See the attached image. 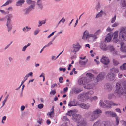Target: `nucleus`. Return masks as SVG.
<instances>
[{
	"label": "nucleus",
	"mask_w": 126,
	"mask_h": 126,
	"mask_svg": "<svg viewBox=\"0 0 126 126\" xmlns=\"http://www.w3.org/2000/svg\"><path fill=\"white\" fill-rule=\"evenodd\" d=\"M102 110L99 109H96L93 110V112L88 111L85 113L87 117H89L90 121H93L98 118L102 113Z\"/></svg>",
	"instance_id": "1"
},
{
	"label": "nucleus",
	"mask_w": 126,
	"mask_h": 126,
	"mask_svg": "<svg viewBox=\"0 0 126 126\" xmlns=\"http://www.w3.org/2000/svg\"><path fill=\"white\" fill-rule=\"evenodd\" d=\"M123 88L122 87L120 84L117 83L116 86V89L114 91L115 93L117 94V95L119 97L125 93L126 90V81H124L123 83Z\"/></svg>",
	"instance_id": "2"
},
{
	"label": "nucleus",
	"mask_w": 126,
	"mask_h": 126,
	"mask_svg": "<svg viewBox=\"0 0 126 126\" xmlns=\"http://www.w3.org/2000/svg\"><path fill=\"white\" fill-rule=\"evenodd\" d=\"M118 36V31H115L113 33L110 32L107 35L105 39V41L108 42H110L111 39L112 37H113L112 41L115 43H117L119 40L120 39Z\"/></svg>",
	"instance_id": "3"
},
{
	"label": "nucleus",
	"mask_w": 126,
	"mask_h": 126,
	"mask_svg": "<svg viewBox=\"0 0 126 126\" xmlns=\"http://www.w3.org/2000/svg\"><path fill=\"white\" fill-rule=\"evenodd\" d=\"M94 93V91L92 90L89 91L85 93L80 94L77 97L78 99L82 102L86 101L88 99L90 100L91 95L93 94Z\"/></svg>",
	"instance_id": "4"
},
{
	"label": "nucleus",
	"mask_w": 126,
	"mask_h": 126,
	"mask_svg": "<svg viewBox=\"0 0 126 126\" xmlns=\"http://www.w3.org/2000/svg\"><path fill=\"white\" fill-rule=\"evenodd\" d=\"M119 37L120 39L123 41H126V27H121L119 30Z\"/></svg>",
	"instance_id": "5"
},
{
	"label": "nucleus",
	"mask_w": 126,
	"mask_h": 126,
	"mask_svg": "<svg viewBox=\"0 0 126 126\" xmlns=\"http://www.w3.org/2000/svg\"><path fill=\"white\" fill-rule=\"evenodd\" d=\"M111 123L109 121L101 122V120H98L93 124V126H111Z\"/></svg>",
	"instance_id": "6"
},
{
	"label": "nucleus",
	"mask_w": 126,
	"mask_h": 126,
	"mask_svg": "<svg viewBox=\"0 0 126 126\" xmlns=\"http://www.w3.org/2000/svg\"><path fill=\"white\" fill-rule=\"evenodd\" d=\"M91 83L87 84L84 86V87L87 89H94V88L95 86L98 83V80L95 79V80L93 79V80L91 79Z\"/></svg>",
	"instance_id": "7"
},
{
	"label": "nucleus",
	"mask_w": 126,
	"mask_h": 126,
	"mask_svg": "<svg viewBox=\"0 0 126 126\" xmlns=\"http://www.w3.org/2000/svg\"><path fill=\"white\" fill-rule=\"evenodd\" d=\"M93 30H91L90 32L89 33V32L87 31L86 30L85 31L83 34L82 37V39L83 40H87L88 39L90 38H92V33L93 32Z\"/></svg>",
	"instance_id": "8"
},
{
	"label": "nucleus",
	"mask_w": 126,
	"mask_h": 126,
	"mask_svg": "<svg viewBox=\"0 0 126 126\" xmlns=\"http://www.w3.org/2000/svg\"><path fill=\"white\" fill-rule=\"evenodd\" d=\"M90 79H88L86 77H82L79 79L78 81V83L79 85H85L91 81Z\"/></svg>",
	"instance_id": "9"
},
{
	"label": "nucleus",
	"mask_w": 126,
	"mask_h": 126,
	"mask_svg": "<svg viewBox=\"0 0 126 126\" xmlns=\"http://www.w3.org/2000/svg\"><path fill=\"white\" fill-rule=\"evenodd\" d=\"M81 47L80 45L78 43L74 44L72 45V47L71 48V50L72 52L74 53L75 54L76 52L79 51Z\"/></svg>",
	"instance_id": "10"
},
{
	"label": "nucleus",
	"mask_w": 126,
	"mask_h": 126,
	"mask_svg": "<svg viewBox=\"0 0 126 126\" xmlns=\"http://www.w3.org/2000/svg\"><path fill=\"white\" fill-rule=\"evenodd\" d=\"M83 91V89L81 88L74 87L72 88L70 91V93L73 94H77Z\"/></svg>",
	"instance_id": "11"
},
{
	"label": "nucleus",
	"mask_w": 126,
	"mask_h": 126,
	"mask_svg": "<svg viewBox=\"0 0 126 126\" xmlns=\"http://www.w3.org/2000/svg\"><path fill=\"white\" fill-rule=\"evenodd\" d=\"M100 62L104 65H107L110 62V61L109 58L105 56H103L100 59Z\"/></svg>",
	"instance_id": "12"
},
{
	"label": "nucleus",
	"mask_w": 126,
	"mask_h": 126,
	"mask_svg": "<svg viewBox=\"0 0 126 126\" xmlns=\"http://www.w3.org/2000/svg\"><path fill=\"white\" fill-rule=\"evenodd\" d=\"M102 31L101 29H98L94 33L92 32V39L93 40H94L98 38L97 36L101 33Z\"/></svg>",
	"instance_id": "13"
},
{
	"label": "nucleus",
	"mask_w": 126,
	"mask_h": 126,
	"mask_svg": "<svg viewBox=\"0 0 126 126\" xmlns=\"http://www.w3.org/2000/svg\"><path fill=\"white\" fill-rule=\"evenodd\" d=\"M107 77L108 79L112 82H113L116 80V78L115 75L112 73L111 72L109 73Z\"/></svg>",
	"instance_id": "14"
},
{
	"label": "nucleus",
	"mask_w": 126,
	"mask_h": 126,
	"mask_svg": "<svg viewBox=\"0 0 126 126\" xmlns=\"http://www.w3.org/2000/svg\"><path fill=\"white\" fill-rule=\"evenodd\" d=\"M78 105L80 108L88 110L90 107V105L88 103L85 104L84 103H81L78 104Z\"/></svg>",
	"instance_id": "15"
},
{
	"label": "nucleus",
	"mask_w": 126,
	"mask_h": 126,
	"mask_svg": "<svg viewBox=\"0 0 126 126\" xmlns=\"http://www.w3.org/2000/svg\"><path fill=\"white\" fill-rule=\"evenodd\" d=\"M105 75V74L104 73H101L98 75L96 78H93V79L94 80L96 79L98 80V82L100 80H102L103 79Z\"/></svg>",
	"instance_id": "16"
},
{
	"label": "nucleus",
	"mask_w": 126,
	"mask_h": 126,
	"mask_svg": "<svg viewBox=\"0 0 126 126\" xmlns=\"http://www.w3.org/2000/svg\"><path fill=\"white\" fill-rule=\"evenodd\" d=\"M6 26L8 29V31L9 32L12 29V23L11 21H7L6 23Z\"/></svg>",
	"instance_id": "17"
},
{
	"label": "nucleus",
	"mask_w": 126,
	"mask_h": 126,
	"mask_svg": "<svg viewBox=\"0 0 126 126\" xmlns=\"http://www.w3.org/2000/svg\"><path fill=\"white\" fill-rule=\"evenodd\" d=\"M81 118V116L79 114H76L72 116V119L75 122L78 121Z\"/></svg>",
	"instance_id": "18"
},
{
	"label": "nucleus",
	"mask_w": 126,
	"mask_h": 126,
	"mask_svg": "<svg viewBox=\"0 0 126 126\" xmlns=\"http://www.w3.org/2000/svg\"><path fill=\"white\" fill-rule=\"evenodd\" d=\"M108 49L111 52H113V53L115 55H116L117 54L118 52L114 50V48L113 47L112 45H109L108 47Z\"/></svg>",
	"instance_id": "19"
},
{
	"label": "nucleus",
	"mask_w": 126,
	"mask_h": 126,
	"mask_svg": "<svg viewBox=\"0 0 126 126\" xmlns=\"http://www.w3.org/2000/svg\"><path fill=\"white\" fill-rule=\"evenodd\" d=\"M120 45L121 50L123 52L126 53V45L123 42H122Z\"/></svg>",
	"instance_id": "20"
},
{
	"label": "nucleus",
	"mask_w": 126,
	"mask_h": 126,
	"mask_svg": "<svg viewBox=\"0 0 126 126\" xmlns=\"http://www.w3.org/2000/svg\"><path fill=\"white\" fill-rule=\"evenodd\" d=\"M54 106H53L52 108L51 111L47 113V115H49L50 117L53 118L54 115Z\"/></svg>",
	"instance_id": "21"
},
{
	"label": "nucleus",
	"mask_w": 126,
	"mask_h": 126,
	"mask_svg": "<svg viewBox=\"0 0 126 126\" xmlns=\"http://www.w3.org/2000/svg\"><path fill=\"white\" fill-rule=\"evenodd\" d=\"M36 5L38 8L41 10L42 9L43 5L42 0H37L36 2Z\"/></svg>",
	"instance_id": "22"
},
{
	"label": "nucleus",
	"mask_w": 126,
	"mask_h": 126,
	"mask_svg": "<svg viewBox=\"0 0 126 126\" xmlns=\"http://www.w3.org/2000/svg\"><path fill=\"white\" fill-rule=\"evenodd\" d=\"M104 102L105 103L108 105H106L107 108L110 109L111 108L112 102V101H110L107 100H105L104 101Z\"/></svg>",
	"instance_id": "23"
},
{
	"label": "nucleus",
	"mask_w": 126,
	"mask_h": 126,
	"mask_svg": "<svg viewBox=\"0 0 126 126\" xmlns=\"http://www.w3.org/2000/svg\"><path fill=\"white\" fill-rule=\"evenodd\" d=\"M24 0H18L16 3V5L17 6H22L25 2Z\"/></svg>",
	"instance_id": "24"
},
{
	"label": "nucleus",
	"mask_w": 126,
	"mask_h": 126,
	"mask_svg": "<svg viewBox=\"0 0 126 126\" xmlns=\"http://www.w3.org/2000/svg\"><path fill=\"white\" fill-rule=\"evenodd\" d=\"M77 112V110H70L68 111L66 114L67 115L71 116H73L75 114V112Z\"/></svg>",
	"instance_id": "25"
},
{
	"label": "nucleus",
	"mask_w": 126,
	"mask_h": 126,
	"mask_svg": "<svg viewBox=\"0 0 126 126\" xmlns=\"http://www.w3.org/2000/svg\"><path fill=\"white\" fill-rule=\"evenodd\" d=\"M100 47L101 49L103 51H106L108 49V47L104 43H101L100 46Z\"/></svg>",
	"instance_id": "26"
},
{
	"label": "nucleus",
	"mask_w": 126,
	"mask_h": 126,
	"mask_svg": "<svg viewBox=\"0 0 126 126\" xmlns=\"http://www.w3.org/2000/svg\"><path fill=\"white\" fill-rule=\"evenodd\" d=\"M68 105L71 107L72 106H76L78 105V104L76 102L73 100L70 101Z\"/></svg>",
	"instance_id": "27"
},
{
	"label": "nucleus",
	"mask_w": 126,
	"mask_h": 126,
	"mask_svg": "<svg viewBox=\"0 0 126 126\" xmlns=\"http://www.w3.org/2000/svg\"><path fill=\"white\" fill-rule=\"evenodd\" d=\"M86 122L83 120H82L78 122L77 126H86Z\"/></svg>",
	"instance_id": "28"
},
{
	"label": "nucleus",
	"mask_w": 126,
	"mask_h": 126,
	"mask_svg": "<svg viewBox=\"0 0 126 126\" xmlns=\"http://www.w3.org/2000/svg\"><path fill=\"white\" fill-rule=\"evenodd\" d=\"M99 105L102 108H107L106 105L104 102L102 100H100L99 102Z\"/></svg>",
	"instance_id": "29"
},
{
	"label": "nucleus",
	"mask_w": 126,
	"mask_h": 126,
	"mask_svg": "<svg viewBox=\"0 0 126 126\" xmlns=\"http://www.w3.org/2000/svg\"><path fill=\"white\" fill-rule=\"evenodd\" d=\"M26 2L27 4L29 5H33L35 4V1L32 0H27Z\"/></svg>",
	"instance_id": "30"
},
{
	"label": "nucleus",
	"mask_w": 126,
	"mask_h": 126,
	"mask_svg": "<svg viewBox=\"0 0 126 126\" xmlns=\"http://www.w3.org/2000/svg\"><path fill=\"white\" fill-rule=\"evenodd\" d=\"M13 0H8L4 4L2 5L1 7L5 6L8 5L9 4L11 3Z\"/></svg>",
	"instance_id": "31"
},
{
	"label": "nucleus",
	"mask_w": 126,
	"mask_h": 126,
	"mask_svg": "<svg viewBox=\"0 0 126 126\" xmlns=\"http://www.w3.org/2000/svg\"><path fill=\"white\" fill-rule=\"evenodd\" d=\"M110 71L112 73H117L119 72V70L118 68L114 67L110 69Z\"/></svg>",
	"instance_id": "32"
},
{
	"label": "nucleus",
	"mask_w": 126,
	"mask_h": 126,
	"mask_svg": "<svg viewBox=\"0 0 126 126\" xmlns=\"http://www.w3.org/2000/svg\"><path fill=\"white\" fill-rule=\"evenodd\" d=\"M86 76L90 78H91V79H91L93 80V78H94V75L90 73H87L86 74Z\"/></svg>",
	"instance_id": "33"
},
{
	"label": "nucleus",
	"mask_w": 126,
	"mask_h": 126,
	"mask_svg": "<svg viewBox=\"0 0 126 126\" xmlns=\"http://www.w3.org/2000/svg\"><path fill=\"white\" fill-rule=\"evenodd\" d=\"M32 74L33 73L32 72H30L26 74L24 78L25 79H26L27 80L28 78L30 76L32 77Z\"/></svg>",
	"instance_id": "34"
},
{
	"label": "nucleus",
	"mask_w": 126,
	"mask_h": 126,
	"mask_svg": "<svg viewBox=\"0 0 126 126\" xmlns=\"http://www.w3.org/2000/svg\"><path fill=\"white\" fill-rule=\"evenodd\" d=\"M46 21L45 20L42 21L39 20L38 21L39 24L38 25V27H39L41 26L42 24H44L45 23Z\"/></svg>",
	"instance_id": "35"
},
{
	"label": "nucleus",
	"mask_w": 126,
	"mask_h": 126,
	"mask_svg": "<svg viewBox=\"0 0 126 126\" xmlns=\"http://www.w3.org/2000/svg\"><path fill=\"white\" fill-rule=\"evenodd\" d=\"M121 6L123 8H125L126 6V1L125 0H122L121 1Z\"/></svg>",
	"instance_id": "36"
},
{
	"label": "nucleus",
	"mask_w": 126,
	"mask_h": 126,
	"mask_svg": "<svg viewBox=\"0 0 126 126\" xmlns=\"http://www.w3.org/2000/svg\"><path fill=\"white\" fill-rule=\"evenodd\" d=\"M98 99V97L96 96H94L93 97L91 96L90 100L91 101H96Z\"/></svg>",
	"instance_id": "37"
},
{
	"label": "nucleus",
	"mask_w": 126,
	"mask_h": 126,
	"mask_svg": "<svg viewBox=\"0 0 126 126\" xmlns=\"http://www.w3.org/2000/svg\"><path fill=\"white\" fill-rule=\"evenodd\" d=\"M103 12L102 11V10H101L100 12L96 14L95 17V18H97L103 15Z\"/></svg>",
	"instance_id": "38"
},
{
	"label": "nucleus",
	"mask_w": 126,
	"mask_h": 126,
	"mask_svg": "<svg viewBox=\"0 0 126 126\" xmlns=\"http://www.w3.org/2000/svg\"><path fill=\"white\" fill-rule=\"evenodd\" d=\"M120 69L123 70L125 69H126V63H124L122 66L120 67Z\"/></svg>",
	"instance_id": "39"
},
{
	"label": "nucleus",
	"mask_w": 126,
	"mask_h": 126,
	"mask_svg": "<svg viewBox=\"0 0 126 126\" xmlns=\"http://www.w3.org/2000/svg\"><path fill=\"white\" fill-rule=\"evenodd\" d=\"M112 86L110 84H108L107 85L105 88L106 90H107L109 91L111 90L112 89Z\"/></svg>",
	"instance_id": "40"
},
{
	"label": "nucleus",
	"mask_w": 126,
	"mask_h": 126,
	"mask_svg": "<svg viewBox=\"0 0 126 126\" xmlns=\"http://www.w3.org/2000/svg\"><path fill=\"white\" fill-rule=\"evenodd\" d=\"M7 16L8 17L7 21H11V19L13 17L12 15L11 14H8L7 15Z\"/></svg>",
	"instance_id": "41"
},
{
	"label": "nucleus",
	"mask_w": 126,
	"mask_h": 126,
	"mask_svg": "<svg viewBox=\"0 0 126 126\" xmlns=\"http://www.w3.org/2000/svg\"><path fill=\"white\" fill-rule=\"evenodd\" d=\"M23 11L26 14L28 13L29 12L31 11L28 7L26 8L23 10Z\"/></svg>",
	"instance_id": "42"
},
{
	"label": "nucleus",
	"mask_w": 126,
	"mask_h": 126,
	"mask_svg": "<svg viewBox=\"0 0 126 126\" xmlns=\"http://www.w3.org/2000/svg\"><path fill=\"white\" fill-rule=\"evenodd\" d=\"M87 61V60H85L84 61L82 60H80L79 61V63L80 65H84L85 64Z\"/></svg>",
	"instance_id": "43"
},
{
	"label": "nucleus",
	"mask_w": 126,
	"mask_h": 126,
	"mask_svg": "<svg viewBox=\"0 0 126 126\" xmlns=\"http://www.w3.org/2000/svg\"><path fill=\"white\" fill-rule=\"evenodd\" d=\"M9 95H7L5 97L3 101L2 102V107L4 106L6 101H7V98L8 97Z\"/></svg>",
	"instance_id": "44"
},
{
	"label": "nucleus",
	"mask_w": 126,
	"mask_h": 126,
	"mask_svg": "<svg viewBox=\"0 0 126 126\" xmlns=\"http://www.w3.org/2000/svg\"><path fill=\"white\" fill-rule=\"evenodd\" d=\"M35 6V4L33 5H30L29 6L28 8L31 11L32 10H33L34 9Z\"/></svg>",
	"instance_id": "45"
},
{
	"label": "nucleus",
	"mask_w": 126,
	"mask_h": 126,
	"mask_svg": "<svg viewBox=\"0 0 126 126\" xmlns=\"http://www.w3.org/2000/svg\"><path fill=\"white\" fill-rule=\"evenodd\" d=\"M40 31V30L39 28H37L34 32L33 34L34 35H36L39 33Z\"/></svg>",
	"instance_id": "46"
},
{
	"label": "nucleus",
	"mask_w": 126,
	"mask_h": 126,
	"mask_svg": "<svg viewBox=\"0 0 126 126\" xmlns=\"http://www.w3.org/2000/svg\"><path fill=\"white\" fill-rule=\"evenodd\" d=\"M6 10L8 12H12L13 10V7L11 6H10L7 8Z\"/></svg>",
	"instance_id": "47"
},
{
	"label": "nucleus",
	"mask_w": 126,
	"mask_h": 126,
	"mask_svg": "<svg viewBox=\"0 0 126 126\" xmlns=\"http://www.w3.org/2000/svg\"><path fill=\"white\" fill-rule=\"evenodd\" d=\"M113 64L115 65H116L119 64L118 62L116 60L113 59Z\"/></svg>",
	"instance_id": "48"
},
{
	"label": "nucleus",
	"mask_w": 126,
	"mask_h": 126,
	"mask_svg": "<svg viewBox=\"0 0 126 126\" xmlns=\"http://www.w3.org/2000/svg\"><path fill=\"white\" fill-rule=\"evenodd\" d=\"M111 112V111H106L105 112V114L106 116H110Z\"/></svg>",
	"instance_id": "49"
},
{
	"label": "nucleus",
	"mask_w": 126,
	"mask_h": 126,
	"mask_svg": "<svg viewBox=\"0 0 126 126\" xmlns=\"http://www.w3.org/2000/svg\"><path fill=\"white\" fill-rule=\"evenodd\" d=\"M117 114L115 112L113 111H111L110 116L116 117H117Z\"/></svg>",
	"instance_id": "50"
},
{
	"label": "nucleus",
	"mask_w": 126,
	"mask_h": 126,
	"mask_svg": "<svg viewBox=\"0 0 126 126\" xmlns=\"http://www.w3.org/2000/svg\"><path fill=\"white\" fill-rule=\"evenodd\" d=\"M116 119V125H118L119 123V118L116 117L115 118Z\"/></svg>",
	"instance_id": "51"
},
{
	"label": "nucleus",
	"mask_w": 126,
	"mask_h": 126,
	"mask_svg": "<svg viewBox=\"0 0 126 126\" xmlns=\"http://www.w3.org/2000/svg\"><path fill=\"white\" fill-rule=\"evenodd\" d=\"M116 15H115L112 18L111 20V23H113L115 22L116 20Z\"/></svg>",
	"instance_id": "52"
},
{
	"label": "nucleus",
	"mask_w": 126,
	"mask_h": 126,
	"mask_svg": "<svg viewBox=\"0 0 126 126\" xmlns=\"http://www.w3.org/2000/svg\"><path fill=\"white\" fill-rule=\"evenodd\" d=\"M56 92L55 90H51V91L50 93V94H52L53 95H54V94H56Z\"/></svg>",
	"instance_id": "53"
},
{
	"label": "nucleus",
	"mask_w": 126,
	"mask_h": 126,
	"mask_svg": "<svg viewBox=\"0 0 126 126\" xmlns=\"http://www.w3.org/2000/svg\"><path fill=\"white\" fill-rule=\"evenodd\" d=\"M114 96V94H109L108 95V98L109 99H111L112 98L113 96Z\"/></svg>",
	"instance_id": "54"
},
{
	"label": "nucleus",
	"mask_w": 126,
	"mask_h": 126,
	"mask_svg": "<svg viewBox=\"0 0 126 126\" xmlns=\"http://www.w3.org/2000/svg\"><path fill=\"white\" fill-rule=\"evenodd\" d=\"M113 30V29H111L110 27H108L106 29V31L107 32H110L112 31Z\"/></svg>",
	"instance_id": "55"
},
{
	"label": "nucleus",
	"mask_w": 126,
	"mask_h": 126,
	"mask_svg": "<svg viewBox=\"0 0 126 126\" xmlns=\"http://www.w3.org/2000/svg\"><path fill=\"white\" fill-rule=\"evenodd\" d=\"M119 24L118 22H115L112 25V27H115L117 26Z\"/></svg>",
	"instance_id": "56"
},
{
	"label": "nucleus",
	"mask_w": 126,
	"mask_h": 126,
	"mask_svg": "<svg viewBox=\"0 0 126 126\" xmlns=\"http://www.w3.org/2000/svg\"><path fill=\"white\" fill-rule=\"evenodd\" d=\"M43 105L42 104H40L38 105V108L40 109L42 108L43 107Z\"/></svg>",
	"instance_id": "57"
},
{
	"label": "nucleus",
	"mask_w": 126,
	"mask_h": 126,
	"mask_svg": "<svg viewBox=\"0 0 126 126\" xmlns=\"http://www.w3.org/2000/svg\"><path fill=\"white\" fill-rule=\"evenodd\" d=\"M52 44V42L51 41L50 42L47 44L45 46L46 47H48Z\"/></svg>",
	"instance_id": "58"
},
{
	"label": "nucleus",
	"mask_w": 126,
	"mask_h": 126,
	"mask_svg": "<svg viewBox=\"0 0 126 126\" xmlns=\"http://www.w3.org/2000/svg\"><path fill=\"white\" fill-rule=\"evenodd\" d=\"M121 123L122 125L124 126H126V121L124 120H122L121 121Z\"/></svg>",
	"instance_id": "59"
},
{
	"label": "nucleus",
	"mask_w": 126,
	"mask_h": 126,
	"mask_svg": "<svg viewBox=\"0 0 126 126\" xmlns=\"http://www.w3.org/2000/svg\"><path fill=\"white\" fill-rule=\"evenodd\" d=\"M27 48V47L25 46L23 47L21 50L23 52H25Z\"/></svg>",
	"instance_id": "60"
},
{
	"label": "nucleus",
	"mask_w": 126,
	"mask_h": 126,
	"mask_svg": "<svg viewBox=\"0 0 126 126\" xmlns=\"http://www.w3.org/2000/svg\"><path fill=\"white\" fill-rule=\"evenodd\" d=\"M0 12L4 15H5L7 14V12L3 10H0Z\"/></svg>",
	"instance_id": "61"
},
{
	"label": "nucleus",
	"mask_w": 126,
	"mask_h": 126,
	"mask_svg": "<svg viewBox=\"0 0 126 126\" xmlns=\"http://www.w3.org/2000/svg\"><path fill=\"white\" fill-rule=\"evenodd\" d=\"M115 110L116 112H117L120 113L121 112V111L120 109L119 108L116 109H115Z\"/></svg>",
	"instance_id": "62"
},
{
	"label": "nucleus",
	"mask_w": 126,
	"mask_h": 126,
	"mask_svg": "<svg viewBox=\"0 0 126 126\" xmlns=\"http://www.w3.org/2000/svg\"><path fill=\"white\" fill-rule=\"evenodd\" d=\"M51 60L52 61L55 60L56 59V56H54L52 55L51 56Z\"/></svg>",
	"instance_id": "63"
},
{
	"label": "nucleus",
	"mask_w": 126,
	"mask_h": 126,
	"mask_svg": "<svg viewBox=\"0 0 126 126\" xmlns=\"http://www.w3.org/2000/svg\"><path fill=\"white\" fill-rule=\"evenodd\" d=\"M59 70L60 71H63V72H64L65 70L66 69L65 68H62L60 67L59 68Z\"/></svg>",
	"instance_id": "64"
}]
</instances>
